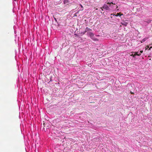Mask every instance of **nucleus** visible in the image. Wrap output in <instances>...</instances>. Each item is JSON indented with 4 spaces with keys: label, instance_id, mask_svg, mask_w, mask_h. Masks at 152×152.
<instances>
[{
    "label": "nucleus",
    "instance_id": "nucleus-1",
    "mask_svg": "<svg viewBox=\"0 0 152 152\" xmlns=\"http://www.w3.org/2000/svg\"><path fill=\"white\" fill-rule=\"evenodd\" d=\"M87 34L88 36H89L92 39H93L94 40H96L97 39H95L94 38V34L91 32H88L87 33Z\"/></svg>",
    "mask_w": 152,
    "mask_h": 152
},
{
    "label": "nucleus",
    "instance_id": "nucleus-2",
    "mask_svg": "<svg viewBox=\"0 0 152 152\" xmlns=\"http://www.w3.org/2000/svg\"><path fill=\"white\" fill-rule=\"evenodd\" d=\"M102 8L105 9L107 10H110L109 7L106 4H104L102 7H100V9Z\"/></svg>",
    "mask_w": 152,
    "mask_h": 152
},
{
    "label": "nucleus",
    "instance_id": "nucleus-3",
    "mask_svg": "<svg viewBox=\"0 0 152 152\" xmlns=\"http://www.w3.org/2000/svg\"><path fill=\"white\" fill-rule=\"evenodd\" d=\"M138 52H133L132 55H131V56H133L134 57L136 55L139 56L141 55V53H138Z\"/></svg>",
    "mask_w": 152,
    "mask_h": 152
},
{
    "label": "nucleus",
    "instance_id": "nucleus-4",
    "mask_svg": "<svg viewBox=\"0 0 152 152\" xmlns=\"http://www.w3.org/2000/svg\"><path fill=\"white\" fill-rule=\"evenodd\" d=\"M91 29L88 28V27H87L86 28V30H85V32H87V31H91Z\"/></svg>",
    "mask_w": 152,
    "mask_h": 152
},
{
    "label": "nucleus",
    "instance_id": "nucleus-5",
    "mask_svg": "<svg viewBox=\"0 0 152 152\" xmlns=\"http://www.w3.org/2000/svg\"><path fill=\"white\" fill-rule=\"evenodd\" d=\"M122 25H123L125 26H126L127 24V23L126 22H124V23H121Z\"/></svg>",
    "mask_w": 152,
    "mask_h": 152
},
{
    "label": "nucleus",
    "instance_id": "nucleus-6",
    "mask_svg": "<svg viewBox=\"0 0 152 152\" xmlns=\"http://www.w3.org/2000/svg\"><path fill=\"white\" fill-rule=\"evenodd\" d=\"M148 39V38H144V39H142V42H144L145 41H146Z\"/></svg>",
    "mask_w": 152,
    "mask_h": 152
},
{
    "label": "nucleus",
    "instance_id": "nucleus-7",
    "mask_svg": "<svg viewBox=\"0 0 152 152\" xmlns=\"http://www.w3.org/2000/svg\"><path fill=\"white\" fill-rule=\"evenodd\" d=\"M151 21V20L149 19V20H148L147 21H146L145 22L148 23H150Z\"/></svg>",
    "mask_w": 152,
    "mask_h": 152
},
{
    "label": "nucleus",
    "instance_id": "nucleus-8",
    "mask_svg": "<svg viewBox=\"0 0 152 152\" xmlns=\"http://www.w3.org/2000/svg\"><path fill=\"white\" fill-rule=\"evenodd\" d=\"M119 13H117V14L115 15V16H121V15H120Z\"/></svg>",
    "mask_w": 152,
    "mask_h": 152
},
{
    "label": "nucleus",
    "instance_id": "nucleus-9",
    "mask_svg": "<svg viewBox=\"0 0 152 152\" xmlns=\"http://www.w3.org/2000/svg\"><path fill=\"white\" fill-rule=\"evenodd\" d=\"M107 4H113V2H110H110H108V3H107Z\"/></svg>",
    "mask_w": 152,
    "mask_h": 152
},
{
    "label": "nucleus",
    "instance_id": "nucleus-10",
    "mask_svg": "<svg viewBox=\"0 0 152 152\" xmlns=\"http://www.w3.org/2000/svg\"><path fill=\"white\" fill-rule=\"evenodd\" d=\"M143 52V51L142 50H141L140 52V53H141H141H142Z\"/></svg>",
    "mask_w": 152,
    "mask_h": 152
},
{
    "label": "nucleus",
    "instance_id": "nucleus-11",
    "mask_svg": "<svg viewBox=\"0 0 152 152\" xmlns=\"http://www.w3.org/2000/svg\"><path fill=\"white\" fill-rule=\"evenodd\" d=\"M130 93L132 94H134V93L133 92H132V91L130 92Z\"/></svg>",
    "mask_w": 152,
    "mask_h": 152
},
{
    "label": "nucleus",
    "instance_id": "nucleus-12",
    "mask_svg": "<svg viewBox=\"0 0 152 152\" xmlns=\"http://www.w3.org/2000/svg\"><path fill=\"white\" fill-rule=\"evenodd\" d=\"M80 7H81L82 8H83V7L82 5L81 4H80Z\"/></svg>",
    "mask_w": 152,
    "mask_h": 152
},
{
    "label": "nucleus",
    "instance_id": "nucleus-13",
    "mask_svg": "<svg viewBox=\"0 0 152 152\" xmlns=\"http://www.w3.org/2000/svg\"><path fill=\"white\" fill-rule=\"evenodd\" d=\"M118 8V6H116V9H117Z\"/></svg>",
    "mask_w": 152,
    "mask_h": 152
},
{
    "label": "nucleus",
    "instance_id": "nucleus-14",
    "mask_svg": "<svg viewBox=\"0 0 152 152\" xmlns=\"http://www.w3.org/2000/svg\"><path fill=\"white\" fill-rule=\"evenodd\" d=\"M103 8H102V9H101V10H103Z\"/></svg>",
    "mask_w": 152,
    "mask_h": 152
},
{
    "label": "nucleus",
    "instance_id": "nucleus-15",
    "mask_svg": "<svg viewBox=\"0 0 152 152\" xmlns=\"http://www.w3.org/2000/svg\"><path fill=\"white\" fill-rule=\"evenodd\" d=\"M113 4H115V3H113Z\"/></svg>",
    "mask_w": 152,
    "mask_h": 152
},
{
    "label": "nucleus",
    "instance_id": "nucleus-16",
    "mask_svg": "<svg viewBox=\"0 0 152 152\" xmlns=\"http://www.w3.org/2000/svg\"><path fill=\"white\" fill-rule=\"evenodd\" d=\"M96 10H98V9H97V8H96Z\"/></svg>",
    "mask_w": 152,
    "mask_h": 152
},
{
    "label": "nucleus",
    "instance_id": "nucleus-17",
    "mask_svg": "<svg viewBox=\"0 0 152 152\" xmlns=\"http://www.w3.org/2000/svg\"><path fill=\"white\" fill-rule=\"evenodd\" d=\"M14 1H16V0H14Z\"/></svg>",
    "mask_w": 152,
    "mask_h": 152
},
{
    "label": "nucleus",
    "instance_id": "nucleus-18",
    "mask_svg": "<svg viewBox=\"0 0 152 152\" xmlns=\"http://www.w3.org/2000/svg\"><path fill=\"white\" fill-rule=\"evenodd\" d=\"M151 8H152V7H151Z\"/></svg>",
    "mask_w": 152,
    "mask_h": 152
}]
</instances>
